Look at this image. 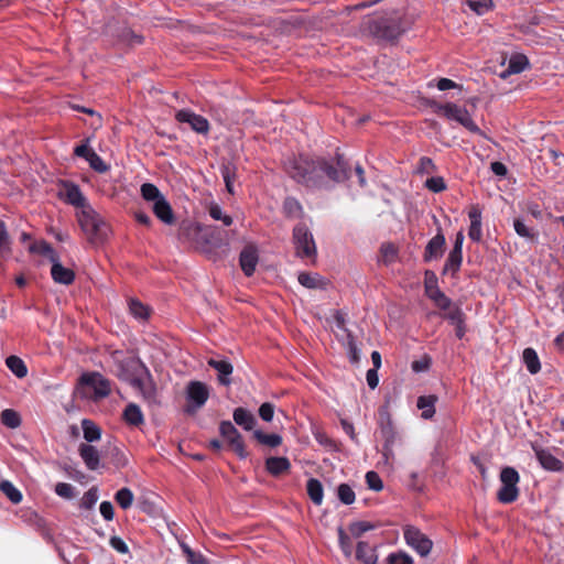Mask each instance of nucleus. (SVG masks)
<instances>
[{
  "mask_svg": "<svg viewBox=\"0 0 564 564\" xmlns=\"http://www.w3.org/2000/svg\"><path fill=\"white\" fill-rule=\"evenodd\" d=\"M82 427H83L84 438L86 440V442L93 443L100 438L101 430L93 421H90L88 419H84L82 421Z\"/></svg>",
  "mask_w": 564,
  "mask_h": 564,
  "instance_id": "36",
  "label": "nucleus"
},
{
  "mask_svg": "<svg viewBox=\"0 0 564 564\" xmlns=\"http://www.w3.org/2000/svg\"><path fill=\"white\" fill-rule=\"evenodd\" d=\"M123 419L127 424L139 426L144 422L143 413L139 405L129 403L123 411Z\"/></svg>",
  "mask_w": 564,
  "mask_h": 564,
  "instance_id": "27",
  "label": "nucleus"
},
{
  "mask_svg": "<svg viewBox=\"0 0 564 564\" xmlns=\"http://www.w3.org/2000/svg\"><path fill=\"white\" fill-rule=\"evenodd\" d=\"M153 213L164 224L170 225L174 221L172 207L164 197L153 204Z\"/></svg>",
  "mask_w": 564,
  "mask_h": 564,
  "instance_id": "26",
  "label": "nucleus"
},
{
  "mask_svg": "<svg viewBox=\"0 0 564 564\" xmlns=\"http://www.w3.org/2000/svg\"><path fill=\"white\" fill-rule=\"evenodd\" d=\"M468 217L470 219V226L468 230V237L478 242L481 240L482 231H481V210L477 206H473L468 213Z\"/></svg>",
  "mask_w": 564,
  "mask_h": 564,
  "instance_id": "22",
  "label": "nucleus"
},
{
  "mask_svg": "<svg viewBox=\"0 0 564 564\" xmlns=\"http://www.w3.org/2000/svg\"><path fill=\"white\" fill-rule=\"evenodd\" d=\"M285 171L294 181L311 188H329L330 183H341L350 177V165L339 153L334 160L299 155L288 160Z\"/></svg>",
  "mask_w": 564,
  "mask_h": 564,
  "instance_id": "1",
  "label": "nucleus"
},
{
  "mask_svg": "<svg viewBox=\"0 0 564 564\" xmlns=\"http://www.w3.org/2000/svg\"><path fill=\"white\" fill-rule=\"evenodd\" d=\"M338 540L341 551L346 556H350L352 552L351 541L349 536L346 534L343 528L338 529Z\"/></svg>",
  "mask_w": 564,
  "mask_h": 564,
  "instance_id": "57",
  "label": "nucleus"
},
{
  "mask_svg": "<svg viewBox=\"0 0 564 564\" xmlns=\"http://www.w3.org/2000/svg\"><path fill=\"white\" fill-rule=\"evenodd\" d=\"M403 534L408 545L414 549L421 556H426L431 552L433 542L417 528L406 525Z\"/></svg>",
  "mask_w": 564,
  "mask_h": 564,
  "instance_id": "11",
  "label": "nucleus"
},
{
  "mask_svg": "<svg viewBox=\"0 0 564 564\" xmlns=\"http://www.w3.org/2000/svg\"><path fill=\"white\" fill-rule=\"evenodd\" d=\"M219 433L227 441L232 451L243 459L248 456L241 434L230 421H221Z\"/></svg>",
  "mask_w": 564,
  "mask_h": 564,
  "instance_id": "10",
  "label": "nucleus"
},
{
  "mask_svg": "<svg viewBox=\"0 0 564 564\" xmlns=\"http://www.w3.org/2000/svg\"><path fill=\"white\" fill-rule=\"evenodd\" d=\"M200 230V226L196 223L184 221L178 230L180 239H189L192 235L198 234Z\"/></svg>",
  "mask_w": 564,
  "mask_h": 564,
  "instance_id": "53",
  "label": "nucleus"
},
{
  "mask_svg": "<svg viewBox=\"0 0 564 564\" xmlns=\"http://www.w3.org/2000/svg\"><path fill=\"white\" fill-rule=\"evenodd\" d=\"M409 24L398 14L387 18H379L371 25L372 33L382 40L393 41L401 36Z\"/></svg>",
  "mask_w": 564,
  "mask_h": 564,
  "instance_id": "5",
  "label": "nucleus"
},
{
  "mask_svg": "<svg viewBox=\"0 0 564 564\" xmlns=\"http://www.w3.org/2000/svg\"><path fill=\"white\" fill-rule=\"evenodd\" d=\"M0 490L8 497L13 503H19L22 500V494L20 490L9 480H2L0 482Z\"/></svg>",
  "mask_w": 564,
  "mask_h": 564,
  "instance_id": "42",
  "label": "nucleus"
},
{
  "mask_svg": "<svg viewBox=\"0 0 564 564\" xmlns=\"http://www.w3.org/2000/svg\"><path fill=\"white\" fill-rule=\"evenodd\" d=\"M110 462L117 468H123L128 464L126 454L117 446H112L107 451Z\"/></svg>",
  "mask_w": 564,
  "mask_h": 564,
  "instance_id": "45",
  "label": "nucleus"
},
{
  "mask_svg": "<svg viewBox=\"0 0 564 564\" xmlns=\"http://www.w3.org/2000/svg\"><path fill=\"white\" fill-rule=\"evenodd\" d=\"M129 311L140 321H147L150 316V308L137 299H130Z\"/></svg>",
  "mask_w": 564,
  "mask_h": 564,
  "instance_id": "38",
  "label": "nucleus"
},
{
  "mask_svg": "<svg viewBox=\"0 0 564 564\" xmlns=\"http://www.w3.org/2000/svg\"><path fill=\"white\" fill-rule=\"evenodd\" d=\"M258 260V250L254 246L249 245L242 249L239 256V263L241 270L247 276H251L253 274Z\"/></svg>",
  "mask_w": 564,
  "mask_h": 564,
  "instance_id": "16",
  "label": "nucleus"
},
{
  "mask_svg": "<svg viewBox=\"0 0 564 564\" xmlns=\"http://www.w3.org/2000/svg\"><path fill=\"white\" fill-rule=\"evenodd\" d=\"M366 482L368 488L375 491H380L383 488L381 478L376 471H368L366 474Z\"/></svg>",
  "mask_w": 564,
  "mask_h": 564,
  "instance_id": "55",
  "label": "nucleus"
},
{
  "mask_svg": "<svg viewBox=\"0 0 564 564\" xmlns=\"http://www.w3.org/2000/svg\"><path fill=\"white\" fill-rule=\"evenodd\" d=\"M380 250L386 263L393 262L398 256V249L392 243H383Z\"/></svg>",
  "mask_w": 564,
  "mask_h": 564,
  "instance_id": "59",
  "label": "nucleus"
},
{
  "mask_svg": "<svg viewBox=\"0 0 564 564\" xmlns=\"http://www.w3.org/2000/svg\"><path fill=\"white\" fill-rule=\"evenodd\" d=\"M80 384L91 389V399L99 400L108 397L111 392L110 381L99 372H88L82 375Z\"/></svg>",
  "mask_w": 564,
  "mask_h": 564,
  "instance_id": "8",
  "label": "nucleus"
},
{
  "mask_svg": "<svg viewBox=\"0 0 564 564\" xmlns=\"http://www.w3.org/2000/svg\"><path fill=\"white\" fill-rule=\"evenodd\" d=\"M10 250V238L7 231L6 224L0 223V257Z\"/></svg>",
  "mask_w": 564,
  "mask_h": 564,
  "instance_id": "56",
  "label": "nucleus"
},
{
  "mask_svg": "<svg viewBox=\"0 0 564 564\" xmlns=\"http://www.w3.org/2000/svg\"><path fill=\"white\" fill-rule=\"evenodd\" d=\"M77 218L90 242L101 243L107 239L109 227L90 205L84 206L78 212Z\"/></svg>",
  "mask_w": 564,
  "mask_h": 564,
  "instance_id": "3",
  "label": "nucleus"
},
{
  "mask_svg": "<svg viewBox=\"0 0 564 564\" xmlns=\"http://www.w3.org/2000/svg\"><path fill=\"white\" fill-rule=\"evenodd\" d=\"M253 437L261 444L270 446V447H276L281 445L282 437L279 434H265L260 430H256L253 432Z\"/></svg>",
  "mask_w": 564,
  "mask_h": 564,
  "instance_id": "41",
  "label": "nucleus"
},
{
  "mask_svg": "<svg viewBox=\"0 0 564 564\" xmlns=\"http://www.w3.org/2000/svg\"><path fill=\"white\" fill-rule=\"evenodd\" d=\"M283 210L289 217H296L302 212V206L294 197H286L283 202Z\"/></svg>",
  "mask_w": 564,
  "mask_h": 564,
  "instance_id": "47",
  "label": "nucleus"
},
{
  "mask_svg": "<svg viewBox=\"0 0 564 564\" xmlns=\"http://www.w3.org/2000/svg\"><path fill=\"white\" fill-rule=\"evenodd\" d=\"M430 106L433 108L435 113L444 116L448 120L458 122L471 133L481 134V130L474 122L466 108L459 107L453 102L440 104L436 101H431Z\"/></svg>",
  "mask_w": 564,
  "mask_h": 564,
  "instance_id": "4",
  "label": "nucleus"
},
{
  "mask_svg": "<svg viewBox=\"0 0 564 564\" xmlns=\"http://www.w3.org/2000/svg\"><path fill=\"white\" fill-rule=\"evenodd\" d=\"M293 241L295 245L296 254L301 258H312L316 254V246L313 235L308 228L299 224L293 229Z\"/></svg>",
  "mask_w": 564,
  "mask_h": 564,
  "instance_id": "7",
  "label": "nucleus"
},
{
  "mask_svg": "<svg viewBox=\"0 0 564 564\" xmlns=\"http://www.w3.org/2000/svg\"><path fill=\"white\" fill-rule=\"evenodd\" d=\"M338 499L345 505H351L355 499V492L352 488L347 484H340L337 488Z\"/></svg>",
  "mask_w": 564,
  "mask_h": 564,
  "instance_id": "48",
  "label": "nucleus"
},
{
  "mask_svg": "<svg viewBox=\"0 0 564 564\" xmlns=\"http://www.w3.org/2000/svg\"><path fill=\"white\" fill-rule=\"evenodd\" d=\"M1 422L9 429H17L21 425V417L17 411L6 409L1 412Z\"/></svg>",
  "mask_w": 564,
  "mask_h": 564,
  "instance_id": "44",
  "label": "nucleus"
},
{
  "mask_svg": "<svg viewBox=\"0 0 564 564\" xmlns=\"http://www.w3.org/2000/svg\"><path fill=\"white\" fill-rule=\"evenodd\" d=\"M188 404L186 406L187 413H195L200 409L209 397L207 386L200 381H191L186 389Z\"/></svg>",
  "mask_w": 564,
  "mask_h": 564,
  "instance_id": "9",
  "label": "nucleus"
},
{
  "mask_svg": "<svg viewBox=\"0 0 564 564\" xmlns=\"http://www.w3.org/2000/svg\"><path fill=\"white\" fill-rule=\"evenodd\" d=\"M236 166L232 163L223 164L220 167V173L224 178L227 191L230 194H234V182L236 178Z\"/></svg>",
  "mask_w": 564,
  "mask_h": 564,
  "instance_id": "39",
  "label": "nucleus"
},
{
  "mask_svg": "<svg viewBox=\"0 0 564 564\" xmlns=\"http://www.w3.org/2000/svg\"><path fill=\"white\" fill-rule=\"evenodd\" d=\"M208 366L218 372V381L223 386H229L231 383L230 376L232 373V365L226 359H214L210 358L207 361Z\"/></svg>",
  "mask_w": 564,
  "mask_h": 564,
  "instance_id": "19",
  "label": "nucleus"
},
{
  "mask_svg": "<svg viewBox=\"0 0 564 564\" xmlns=\"http://www.w3.org/2000/svg\"><path fill=\"white\" fill-rule=\"evenodd\" d=\"M290 468L291 463L286 457H269L265 460V469L274 477L288 473Z\"/></svg>",
  "mask_w": 564,
  "mask_h": 564,
  "instance_id": "23",
  "label": "nucleus"
},
{
  "mask_svg": "<svg viewBox=\"0 0 564 564\" xmlns=\"http://www.w3.org/2000/svg\"><path fill=\"white\" fill-rule=\"evenodd\" d=\"M499 479L501 487L497 492V499L499 502L508 505L514 502L520 494L518 484L520 481V475L513 467H503L500 471Z\"/></svg>",
  "mask_w": 564,
  "mask_h": 564,
  "instance_id": "6",
  "label": "nucleus"
},
{
  "mask_svg": "<svg viewBox=\"0 0 564 564\" xmlns=\"http://www.w3.org/2000/svg\"><path fill=\"white\" fill-rule=\"evenodd\" d=\"M446 245L445 236L442 229L438 228L437 234L427 242L424 250V261L430 262L432 260L441 259L444 254Z\"/></svg>",
  "mask_w": 564,
  "mask_h": 564,
  "instance_id": "13",
  "label": "nucleus"
},
{
  "mask_svg": "<svg viewBox=\"0 0 564 564\" xmlns=\"http://www.w3.org/2000/svg\"><path fill=\"white\" fill-rule=\"evenodd\" d=\"M387 562L388 564H413L412 557L404 552L389 554Z\"/></svg>",
  "mask_w": 564,
  "mask_h": 564,
  "instance_id": "58",
  "label": "nucleus"
},
{
  "mask_svg": "<svg viewBox=\"0 0 564 564\" xmlns=\"http://www.w3.org/2000/svg\"><path fill=\"white\" fill-rule=\"evenodd\" d=\"M379 415L380 434L384 440L383 445L394 446L400 437L392 423L391 416L387 411L382 410H380Z\"/></svg>",
  "mask_w": 564,
  "mask_h": 564,
  "instance_id": "14",
  "label": "nucleus"
},
{
  "mask_svg": "<svg viewBox=\"0 0 564 564\" xmlns=\"http://www.w3.org/2000/svg\"><path fill=\"white\" fill-rule=\"evenodd\" d=\"M301 285L307 289L325 290L327 281L318 273L301 272L297 276Z\"/></svg>",
  "mask_w": 564,
  "mask_h": 564,
  "instance_id": "25",
  "label": "nucleus"
},
{
  "mask_svg": "<svg viewBox=\"0 0 564 564\" xmlns=\"http://www.w3.org/2000/svg\"><path fill=\"white\" fill-rule=\"evenodd\" d=\"M119 37H120V41H122L123 43H126L128 45H135V44L142 43V36L135 34L132 30H130L128 28L122 29Z\"/></svg>",
  "mask_w": 564,
  "mask_h": 564,
  "instance_id": "54",
  "label": "nucleus"
},
{
  "mask_svg": "<svg viewBox=\"0 0 564 564\" xmlns=\"http://www.w3.org/2000/svg\"><path fill=\"white\" fill-rule=\"evenodd\" d=\"M259 415L265 422H271L274 415V405L270 402L262 403L259 408Z\"/></svg>",
  "mask_w": 564,
  "mask_h": 564,
  "instance_id": "62",
  "label": "nucleus"
},
{
  "mask_svg": "<svg viewBox=\"0 0 564 564\" xmlns=\"http://www.w3.org/2000/svg\"><path fill=\"white\" fill-rule=\"evenodd\" d=\"M175 119L178 122L188 123L197 133L206 134L209 131L208 120L188 109L178 110L175 115Z\"/></svg>",
  "mask_w": 564,
  "mask_h": 564,
  "instance_id": "12",
  "label": "nucleus"
},
{
  "mask_svg": "<svg viewBox=\"0 0 564 564\" xmlns=\"http://www.w3.org/2000/svg\"><path fill=\"white\" fill-rule=\"evenodd\" d=\"M113 359L118 365V376L140 389L147 398H150L145 388V377H149V370L144 364L134 356L123 357L120 352L113 354Z\"/></svg>",
  "mask_w": 564,
  "mask_h": 564,
  "instance_id": "2",
  "label": "nucleus"
},
{
  "mask_svg": "<svg viewBox=\"0 0 564 564\" xmlns=\"http://www.w3.org/2000/svg\"><path fill=\"white\" fill-rule=\"evenodd\" d=\"M109 544L111 545L112 549H115L117 552L121 554L129 553V547L127 543L119 536H111L109 540Z\"/></svg>",
  "mask_w": 564,
  "mask_h": 564,
  "instance_id": "64",
  "label": "nucleus"
},
{
  "mask_svg": "<svg viewBox=\"0 0 564 564\" xmlns=\"http://www.w3.org/2000/svg\"><path fill=\"white\" fill-rule=\"evenodd\" d=\"M97 500H98V489L96 487H91L84 494L82 501H80V507L83 509L90 510L94 508Z\"/></svg>",
  "mask_w": 564,
  "mask_h": 564,
  "instance_id": "52",
  "label": "nucleus"
},
{
  "mask_svg": "<svg viewBox=\"0 0 564 564\" xmlns=\"http://www.w3.org/2000/svg\"><path fill=\"white\" fill-rule=\"evenodd\" d=\"M52 263L53 264L51 268V275L54 282L64 285H69L74 282L75 273L73 270L63 267L58 259H56Z\"/></svg>",
  "mask_w": 564,
  "mask_h": 564,
  "instance_id": "20",
  "label": "nucleus"
},
{
  "mask_svg": "<svg viewBox=\"0 0 564 564\" xmlns=\"http://www.w3.org/2000/svg\"><path fill=\"white\" fill-rule=\"evenodd\" d=\"M89 139H86L82 144L75 147L74 149V154L78 158H83L87 161V158H89V154L91 152H95L90 147H89Z\"/></svg>",
  "mask_w": 564,
  "mask_h": 564,
  "instance_id": "63",
  "label": "nucleus"
},
{
  "mask_svg": "<svg viewBox=\"0 0 564 564\" xmlns=\"http://www.w3.org/2000/svg\"><path fill=\"white\" fill-rule=\"evenodd\" d=\"M7 367L18 378H24L28 373V368L24 361L18 356H9L6 360Z\"/></svg>",
  "mask_w": 564,
  "mask_h": 564,
  "instance_id": "37",
  "label": "nucleus"
},
{
  "mask_svg": "<svg viewBox=\"0 0 564 564\" xmlns=\"http://www.w3.org/2000/svg\"><path fill=\"white\" fill-rule=\"evenodd\" d=\"M444 318L455 326L456 337L462 339L466 333L464 312L458 306H455L449 308V311L444 315Z\"/></svg>",
  "mask_w": 564,
  "mask_h": 564,
  "instance_id": "21",
  "label": "nucleus"
},
{
  "mask_svg": "<svg viewBox=\"0 0 564 564\" xmlns=\"http://www.w3.org/2000/svg\"><path fill=\"white\" fill-rule=\"evenodd\" d=\"M436 395H421L417 399V408L422 410V417L429 420L435 414Z\"/></svg>",
  "mask_w": 564,
  "mask_h": 564,
  "instance_id": "28",
  "label": "nucleus"
},
{
  "mask_svg": "<svg viewBox=\"0 0 564 564\" xmlns=\"http://www.w3.org/2000/svg\"><path fill=\"white\" fill-rule=\"evenodd\" d=\"M533 451L535 453L536 459L544 469L550 471H560L563 469L564 464L554 455H552L550 451L540 448L538 446H533Z\"/></svg>",
  "mask_w": 564,
  "mask_h": 564,
  "instance_id": "17",
  "label": "nucleus"
},
{
  "mask_svg": "<svg viewBox=\"0 0 564 564\" xmlns=\"http://www.w3.org/2000/svg\"><path fill=\"white\" fill-rule=\"evenodd\" d=\"M87 162L89 163V166L98 173H106L110 169V166L96 152H91L89 154Z\"/></svg>",
  "mask_w": 564,
  "mask_h": 564,
  "instance_id": "50",
  "label": "nucleus"
},
{
  "mask_svg": "<svg viewBox=\"0 0 564 564\" xmlns=\"http://www.w3.org/2000/svg\"><path fill=\"white\" fill-rule=\"evenodd\" d=\"M463 6L478 15L485 14L492 7V0H464Z\"/></svg>",
  "mask_w": 564,
  "mask_h": 564,
  "instance_id": "40",
  "label": "nucleus"
},
{
  "mask_svg": "<svg viewBox=\"0 0 564 564\" xmlns=\"http://www.w3.org/2000/svg\"><path fill=\"white\" fill-rule=\"evenodd\" d=\"M425 186L434 193L443 192L446 188L444 178L440 176L427 178Z\"/></svg>",
  "mask_w": 564,
  "mask_h": 564,
  "instance_id": "60",
  "label": "nucleus"
},
{
  "mask_svg": "<svg viewBox=\"0 0 564 564\" xmlns=\"http://www.w3.org/2000/svg\"><path fill=\"white\" fill-rule=\"evenodd\" d=\"M55 492L62 498L72 499L74 497V487L67 482H57L55 486Z\"/></svg>",
  "mask_w": 564,
  "mask_h": 564,
  "instance_id": "61",
  "label": "nucleus"
},
{
  "mask_svg": "<svg viewBox=\"0 0 564 564\" xmlns=\"http://www.w3.org/2000/svg\"><path fill=\"white\" fill-rule=\"evenodd\" d=\"M141 195L145 200L153 203L164 197L159 188L151 183H144L141 185Z\"/></svg>",
  "mask_w": 564,
  "mask_h": 564,
  "instance_id": "46",
  "label": "nucleus"
},
{
  "mask_svg": "<svg viewBox=\"0 0 564 564\" xmlns=\"http://www.w3.org/2000/svg\"><path fill=\"white\" fill-rule=\"evenodd\" d=\"M356 557L365 564H377V554L368 543L358 542L356 550Z\"/></svg>",
  "mask_w": 564,
  "mask_h": 564,
  "instance_id": "30",
  "label": "nucleus"
},
{
  "mask_svg": "<svg viewBox=\"0 0 564 564\" xmlns=\"http://www.w3.org/2000/svg\"><path fill=\"white\" fill-rule=\"evenodd\" d=\"M79 456L89 470H96L100 466V454L98 449L87 443H82L78 447Z\"/></svg>",
  "mask_w": 564,
  "mask_h": 564,
  "instance_id": "18",
  "label": "nucleus"
},
{
  "mask_svg": "<svg viewBox=\"0 0 564 564\" xmlns=\"http://www.w3.org/2000/svg\"><path fill=\"white\" fill-rule=\"evenodd\" d=\"M61 196L70 205L77 208H84V206L89 205L83 195L78 185L72 182H63V191L61 192Z\"/></svg>",
  "mask_w": 564,
  "mask_h": 564,
  "instance_id": "15",
  "label": "nucleus"
},
{
  "mask_svg": "<svg viewBox=\"0 0 564 564\" xmlns=\"http://www.w3.org/2000/svg\"><path fill=\"white\" fill-rule=\"evenodd\" d=\"M232 417L235 423L246 431H251L257 423L256 416L245 408L235 409Z\"/></svg>",
  "mask_w": 564,
  "mask_h": 564,
  "instance_id": "24",
  "label": "nucleus"
},
{
  "mask_svg": "<svg viewBox=\"0 0 564 564\" xmlns=\"http://www.w3.org/2000/svg\"><path fill=\"white\" fill-rule=\"evenodd\" d=\"M463 262V253L451 250L444 264L443 273H451L453 276L459 271Z\"/></svg>",
  "mask_w": 564,
  "mask_h": 564,
  "instance_id": "33",
  "label": "nucleus"
},
{
  "mask_svg": "<svg viewBox=\"0 0 564 564\" xmlns=\"http://www.w3.org/2000/svg\"><path fill=\"white\" fill-rule=\"evenodd\" d=\"M427 296L441 308H451L452 301L438 288H431L426 285Z\"/></svg>",
  "mask_w": 564,
  "mask_h": 564,
  "instance_id": "34",
  "label": "nucleus"
},
{
  "mask_svg": "<svg viewBox=\"0 0 564 564\" xmlns=\"http://www.w3.org/2000/svg\"><path fill=\"white\" fill-rule=\"evenodd\" d=\"M133 499V492L127 487L119 489L115 495L116 502L123 510H127L132 506Z\"/></svg>",
  "mask_w": 564,
  "mask_h": 564,
  "instance_id": "43",
  "label": "nucleus"
},
{
  "mask_svg": "<svg viewBox=\"0 0 564 564\" xmlns=\"http://www.w3.org/2000/svg\"><path fill=\"white\" fill-rule=\"evenodd\" d=\"M307 495L310 499L316 505L319 506L323 502L324 490L322 482L318 479L311 478L306 484Z\"/></svg>",
  "mask_w": 564,
  "mask_h": 564,
  "instance_id": "31",
  "label": "nucleus"
},
{
  "mask_svg": "<svg viewBox=\"0 0 564 564\" xmlns=\"http://www.w3.org/2000/svg\"><path fill=\"white\" fill-rule=\"evenodd\" d=\"M522 359L531 375H535L541 370L539 356L533 348H525L522 354Z\"/></svg>",
  "mask_w": 564,
  "mask_h": 564,
  "instance_id": "29",
  "label": "nucleus"
},
{
  "mask_svg": "<svg viewBox=\"0 0 564 564\" xmlns=\"http://www.w3.org/2000/svg\"><path fill=\"white\" fill-rule=\"evenodd\" d=\"M530 63L525 55L523 54H513L508 63V73L520 74L527 68H529Z\"/></svg>",
  "mask_w": 564,
  "mask_h": 564,
  "instance_id": "35",
  "label": "nucleus"
},
{
  "mask_svg": "<svg viewBox=\"0 0 564 564\" xmlns=\"http://www.w3.org/2000/svg\"><path fill=\"white\" fill-rule=\"evenodd\" d=\"M208 213L213 219L221 220L225 226H230L232 224V218L229 215L224 214L218 204H210Z\"/></svg>",
  "mask_w": 564,
  "mask_h": 564,
  "instance_id": "49",
  "label": "nucleus"
},
{
  "mask_svg": "<svg viewBox=\"0 0 564 564\" xmlns=\"http://www.w3.org/2000/svg\"><path fill=\"white\" fill-rule=\"evenodd\" d=\"M513 228L518 236L525 238L530 241H536L538 239V231H535L533 228L525 225L523 218L517 217L513 219Z\"/></svg>",
  "mask_w": 564,
  "mask_h": 564,
  "instance_id": "32",
  "label": "nucleus"
},
{
  "mask_svg": "<svg viewBox=\"0 0 564 564\" xmlns=\"http://www.w3.org/2000/svg\"><path fill=\"white\" fill-rule=\"evenodd\" d=\"M375 528L376 525L368 521H356L350 523L349 531L355 538H360L364 533L373 530Z\"/></svg>",
  "mask_w": 564,
  "mask_h": 564,
  "instance_id": "51",
  "label": "nucleus"
}]
</instances>
